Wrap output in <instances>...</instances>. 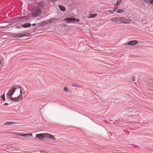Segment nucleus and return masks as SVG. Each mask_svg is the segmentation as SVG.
Segmentation results:
<instances>
[{"instance_id": "f3484780", "label": "nucleus", "mask_w": 153, "mask_h": 153, "mask_svg": "<svg viewBox=\"0 0 153 153\" xmlns=\"http://www.w3.org/2000/svg\"><path fill=\"white\" fill-rule=\"evenodd\" d=\"M97 13L91 14L89 15V18H94L97 16Z\"/></svg>"}, {"instance_id": "39448f33", "label": "nucleus", "mask_w": 153, "mask_h": 153, "mask_svg": "<svg viewBox=\"0 0 153 153\" xmlns=\"http://www.w3.org/2000/svg\"><path fill=\"white\" fill-rule=\"evenodd\" d=\"M15 91V90H14V89H13L12 87H11L10 89L9 90L8 92L6 94L7 98L8 97H11V96L13 95Z\"/></svg>"}, {"instance_id": "f8f14e48", "label": "nucleus", "mask_w": 153, "mask_h": 153, "mask_svg": "<svg viewBox=\"0 0 153 153\" xmlns=\"http://www.w3.org/2000/svg\"><path fill=\"white\" fill-rule=\"evenodd\" d=\"M73 16L66 18L64 19V21L69 22V23H72V19Z\"/></svg>"}, {"instance_id": "a878e982", "label": "nucleus", "mask_w": 153, "mask_h": 153, "mask_svg": "<svg viewBox=\"0 0 153 153\" xmlns=\"http://www.w3.org/2000/svg\"><path fill=\"white\" fill-rule=\"evenodd\" d=\"M71 85L72 86H73L75 87H78V85L77 84H76V83H74L73 84H72Z\"/></svg>"}, {"instance_id": "20e7f679", "label": "nucleus", "mask_w": 153, "mask_h": 153, "mask_svg": "<svg viewBox=\"0 0 153 153\" xmlns=\"http://www.w3.org/2000/svg\"><path fill=\"white\" fill-rule=\"evenodd\" d=\"M138 41L135 40H133L130 41L128 42L127 44L126 43L125 44L126 46L127 45L129 46H133L138 44Z\"/></svg>"}, {"instance_id": "0eeeda50", "label": "nucleus", "mask_w": 153, "mask_h": 153, "mask_svg": "<svg viewBox=\"0 0 153 153\" xmlns=\"http://www.w3.org/2000/svg\"><path fill=\"white\" fill-rule=\"evenodd\" d=\"M48 25L50 24V23H55L58 22V19L56 18H52L47 20Z\"/></svg>"}, {"instance_id": "ddd939ff", "label": "nucleus", "mask_w": 153, "mask_h": 153, "mask_svg": "<svg viewBox=\"0 0 153 153\" xmlns=\"http://www.w3.org/2000/svg\"><path fill=\"white\" fill-rule=\"evenodd\" d=\"M58 7H59V8L60 10L61 11H63V12H64L65 11L66 8L65 7H64L62 5H59L58 6Z\"/></svg>"}, {"instance_id": "6e6552de", "label": "nucleus", "mask_w": 153, "mask_h": 153, "mask_svg": "<svg viewBox=\"0 0 153 153\" xmlns=\"http://www.w3.org/2000/svg\"><path fill=\"white\" fill-rule=\"evenodd\" d=\"M7 99L12 101L18 102L19 101V100H18V97H17L14 98L11 97H8Z\"/></svg>"}, {"instance_id": "dca6fc26", "label": "nucleus", "mask_w": 153, "mask_h": 153, "mask_svg": "<svg viewBox=\"0 0 153 153\" xmlns=\"http://www.w3.org/2000/svg\"><path fill=\"white\" fill-rule=\"evenodd\" d=\"M15 122H6L4 123V124L7 125H13L15 124Z\"/></svg>"}, {"instance_id": "412c9836", "label": "nucleus", "mask_w": 153, "mask_h": 153, "mask_svg": "<svg viewBox=\"0 0 153 153\" xmlns=\"http://www.w3.org/2000/svg\"><path fill=\"white\" fill-rule=\"evenodd\" d=\"M1 97L3 101H5V100L4 93L1 96Z\"/></svg>"}, {"instance_id": "e433bc0d", "label": "nucleus", "mask_w": 153, "mask_h": 153, "mask_svg": "<svg viewBox=\"0 0 153 153\" xmlns=\"http://www.w3.org/2000/svg\"><path fill=\"white\" fill-rule=\"evenodd\" d=\"M32 25L33 26H35L36 25V23H33V24H32Z\"/></svg>"}, {"instance_id": "9d476101", "label": "nucleus", "mask_w": 153, "mask_h": 153, "mask_svg": "<svg viewBox=\"0 0 153 153\" xmlns=\"http://www.w3.org/2000/svg\"><path fill=\"white\" fill-rule=\"evenodd\" d=\"M31 25V24L30 23H25L23 25H21V27H22L26 28L30 27Z\"/></svg>"}, {"instance_id": "4c0bfd02", "label": "nucleus", "mask_w": 153, "mask_h": 153, "mask_svg": "<svg viewBox=\"0 0 153 153\" xmlns=\"http://www.w3.org/2000/svg\"><path fill=\"white\" fill-rule=\"evenodd\" d=\"M17 28H20V26H17Z\"/></svg>"}, {"instance_id": "aec40b11", "label": "nucleus", "mask_w": 153, "mask_h": 153, "mask_svg": "<svg viewBox=\"0 0 153 153\" xmlns=\"http://www.w3.org/2000/svg\"><path fill=\"white\" fill-rule=\"evenodd\" d=\"M131 19H125V21L124 22V23H129L131 21Z\"/></svg>"}, {"instance_id": "7c9ffc66", "label": "nucleus", "mask_w": 153, "mask_h": 153, "mask_svg": "<svg viewBox=\"0 0 153 153\" xmlns=\"http://www.w3.org/2000/svg\"><path fill=\"white\" fill-rule=\"evenodd\" d=\"M64 90L65 92L67 91L68 90V88L66 87H65L64 88Z\"/></svg>"}, {"instance_id": "7ed1b4c3", "label": "nucleus", "mask_w": 153, "mask_h": 153, "mask_svg": "<svg viewBox=\"0 0 153 153\" xmlns=\"http://www.w3.org/2000/svg\"><path fill=\"white\" fill-rule=\"evenodd\" d=\"M47 6L45 3L43 1H40L37 3L36 5V7L38 9H40V10H45V7H46Z\"/></svg>"}, {"instance_id": "f03ea898", "label": "nucleus", "mask_w": 153, "mask_h": 153, "mask_svg": "<svg viewBox=\"0 0 153 153\" xmlns=\"http://www.w3.org/2000/svg\"><path fill=\"white\" fill-rule=\"evenodd\" d=\"M42 13V10L40 9H38L36 7H35L33 11L32 12L31 14L34 17H37L41 15Z\"/></svg>"}, {"instance_id": "4468645a", "label": "nucleus", "mask_w": 153, "mask_h": 153, "mask_svg": "<svg viewBox=\"0 0 153 153\" xmlns=\"http://www.w3.org/2000/svg\"><path fill=\"white\" fill-rule=\"evenodd\" d=\"M21 136L25 137L27 138L29 137L30 136L32 137V134L31 133H25L21 135Z\"/></svg>"}, {"instance_id": "1a4fd4ad", "label": "nucleus", "mask_w": 153, "mask_h": 153, "mask_svg": "<svg viewBox=\"0 0 153 153\" xmlns=\"http://www.w3.org/2000/svg\"><path fill=\"white\" fill-rule=\"evenodd\" d=\"M37 24L38 25H37V26H44L46 25L47 24H48L47 20L46 21H42L38 23Z\"/></svg>"}, {"instance_id": "58836bf2", "label": "nucleus", "mask_w": 153, "mask_h": 153, "mask_svg": "<svg viewBox=\"0 0 153 153\" xmlns=\"http://www.w3.org/2000/svg\"><path fill=\"white\" fill-rule=\"evenodd\" d=\"M25 94V91H23V95H24Z\"/></svg>"}, {"instance_id": "f704fd0d", "label": "nucleus", "mask_w": 153, "mask_h": 153, "mask_svg": "<svg viewBox=\"0 0 153 153\" xmlns=\"http://www.w3.org/2000/svg\"><path fill=\"white\" fill-rule=\"evenodd\" d=\"M57 0H50L51 2H54L56 1Z\"/></svg>"}, {"instance_id": "b1692460", "label": "nucleus", "mask_w": 153, "mask_h": 153, "mask_svg": "<svg viewBox=\"0 0 153 153\" xmlns=\"http://www.w3.org/2000/svg\"><path fill=\"white\" fill-rule=\"evenodd\" d=\"M12 19L13 21H14L16 20L19 19V16L12 18Z\"/></svg>"}, {"instance_id": "ea45409f", "label": "nucleus", "mask_w": 153, "mask_h": 153, "mask_svg": "<svg viewBox=\"0 0 153 153\" xmlns=\"http://www.w3.org/2000/svg\"><path fill=\"white\" fill-rule=\"evenodd\" d=\"M36 29V28H34L33 29V30H35Z\"/></svg>"}, {"instance_id": "72a5a7b5", "label": "nucleus", "mask_w": 153, "mask_h": 153, "mask_svg": "<svg viewBox=\"0 0 153 153\" xmlns=\"http://www.w3.org/2000/svg\"><path fill=\"white\" fill-rule=\"evenodd\" d=\"M135 79L134 78V77H132V79H131V80L132 81H135Z\"/></svg>"}, {"instance_id": "9b49d317", "label": "nucleus", "mask_w": 153, "mask_h": 153, "mask_svg": "<svg viewBox=\"0 0 153 153\" xmlns=\"http://www.w3.org/2000/svg\"><path fill=\"white\" fill-rule=\"evenodd\" d=\"M12 88L14 89V90L16 91V90L18 88L20 89V93L22 94V87L20 85H14L12 87Z\"/></svg>"}, {"instance_id": "5701e85b", "label": "nucleus", "mask_w": 153, "mask_h": 153, "mask_svg": "<svg viewBox=\"0 0 153 153\" xmlns=\"http://www.w3.org/2000/svg\"><path fill=\"white\" fill-rule=\"evenodd\" d=\"M146 2H149L151 4H153V0H145Z\"/></svg>"}, {"instance_id": "2eb2a0df", "label": "nucleus", "mask_w": 153, "mask_h": 153, "mask_svg": "<svg viewBox=\"0 0 153 153\" xmlns=\"http://www.w3.org/2000/svg\"><path fill=\"white\" fill-rule=\"evenodd\" d=\"M79 20L78 19L75 18L73 16L72 19V23H76L79 22Z\"/></svg>"}, {"instance_id": "393cba45", "label": "nucleus", "mask_w": 153, "mask_h": 153, "mask_svg": "<svg viewBox=\"0 0 153 153\" xmlns=\"http://www.w3.org/2000/svg\"><path fill=\"white\" fill-rule=\"evenodd\" d=\"M22 94L20 93V95L19 96H18L17 97H18V100H21L22 98V96L21 95Z\"/></svg>"}, {"instance_id": "a19ab883", "label": "nucleus", "mask_w": 153, "mask_h": 153, "mask_svg": "<svg viewBox=\"0 0 153 153\" xmlns=\"http://www.w3.org/2000/svg\"><path fill=\"white\" fill-rule=\"evenodd\" d=\"M24 90L23 88L22 89V91Z\"/></svg>"}, {"instance_id": "c85d7f7f", "label": "nucleus", "mask_w": 153, "mask_h": 153, "mask_svg": "<svg viewBox=\"0 0 153 153\" xmlns=\"http://www.w3.org/2000/svg\"><path fill=\"white\" fill-rule=\"evenodd\" d=\"M19 19H21V20L25 19V16H19Z\"/></svg>"}, {"instance_id": "79ce46f5", "label": "nucleus", "mask_w": 153, "mask_h": 153, "mask_svg": "<svg viewBox=\"0 0 153 153\" xmlns=\"http://www.w3.org/2000/svg\"><path fill=\"white\" fill-rule=\"evenodd\" d=\"M1 64V63H0V64Z\"/></svg>"}, {"instance_id": "cd10ccee", "label": "nucleus", "mask_w": 153, "mask_h": 153, "mask_svg": "<svg viewBox=\"0 0 153 153\" xmlns=\"http://www.w3.org/2000/svg\"><path fill=\"white\" fill-rule=\"evenodd\" d=\"M115 20H116V17L115 18L113 17L111 19V21H112L113 22H115Z\"/></svg>"}, {"instance_id": "6ab92c4d", "label": "nucleus", "mask_w": 153, "mask_h": 153, "mask_svg": "<svg viewBox=\"0 0 153 153\" xmlns=\"http://www.w3.org/2000/svg\"><path fill=\"white\" fill-rule=\"evenodd\" d=\"M122 1H123L122 0H119L118 1H117V3L115 4L114 5L115 6H117L119 5Z\"/></svg>"}, {"instance_id": "bb28decb", "label": "nucleus", "mask_w": 153, "mask_h": 153, "mask_svg": "<svg viewBox=\"0 0 153 153\" xmlns=\"http://www.w3.org/2000/svg\"><path fill=\"white\" fill-rule=\"evenodd\" d=\"M120 21V18L116 17L115 22H118Z\"/></svg>"}, {"instance_id": "f257e3e1", "label": "nucleus", "mask_w": 153, "mask_h": 153, "mask_svg": "<svg viewBox=\"0 0 153 153\" xmlns=\"http://www.w3.org/2000/svg\"><path fill=\"white\" fill-rule=\"evenodd\" d=\"M36 137L40 140L50 139L53 141H56V139L53 135L47 133L37 134Z\"/></svg>"}, {"instance_id": "473e14b6", "label": "nucleus", "mask_w": 153, "mask_h": 153, "mask_svg": "<svg viewBox=\"0 0 153 153\" xmlns=\"http://www.w3.org/2000/svg\"><path fill=\"white\" fill-rule=\"evenodd\" d=\"M113 11H114L112 10H109L108 11V12L110 13H113Z\"/></svg>"}, {"instance_id": "a211bd4d", "label": "nucleus", "mask_w": 153, "mask_h": 153, "mask_svg": "<svg viewBox=\"0 0 153 153\" xmlns=\"http://www.w3.org/2000/svg\"><path fill=\"white\" fill-rule=\"evenodd\" d=\"M116 12L117 13H124V9H119L118 10H117Z\"/></svg>"}, {"instance_id": "4be33fe9", "label": "nucleus", "mask_w": 153, "mask_h": 153, "mask_svg": "<svg viewBox=\"0 0 153 153\" xmlns=\"http://www.w3.org/2000/svg\"><path fill=\"white\" fill-rule=\"evenodd\" d=\"M120 21L122 23H124L125 18L123 17L120 18Z\"/></svg>"}, {"instance_id": "c756f323", "label": "nucleus", "mask_w": 153, "mask_h": 153, "mask_svg": "<svg viewBox=\"0 0 153 153\" xmlns=\"http://www.w3.org/2000/svg\"><path fill=\"white\" fill-rule=\"evenodd\" d=\"M25 19L27 20H29V19H30L29 16H25Z\"/></svg>"}, {"instance_id": "2f4dec72", "label": "nucleus", "mask_w": 153, "mask_h": 153, "mask_svg": "<svg viewBox=\"0 0 153 153\" xmlns=\"http://www.w3.org/2000/svg\"><path fill=\"white\" fill-rule=\"evenodd\" d=\"M117 7H114L113 8V10H113L114 11H115L117 10Z\"/></svg>"}, {"instance_id": "423d86ee", "label": "nucleus", "mask_w": 153, "mask_h": 153, "mask_svg": "<svg viewBox=\"0 0 153 153\" xmlns=\"http://www.w3.org/2000/svg\"><path fill=\"white\" fill-rule=\"evenodd\" d=\"M16 35H17L16 36V37H22L24 36H29L30 35V34L29 33H25L24 34L21 33H16Z\"/></svg>"}, {"instance_id": "c9c22d12", "label": "nucleus", "mask_w": 153, "mask_h": 153, "mask_svg": "<svg viewBox=\"0 0 153 153\" xmlns=\"http://www.w3.org/2000/svg\"><path fill=\"white\" fill-rule=\"evenodd\" d=\"M4 105H6V106H7V105H9V104L7 103H4Z\"/></svg>"}]
</instances>
